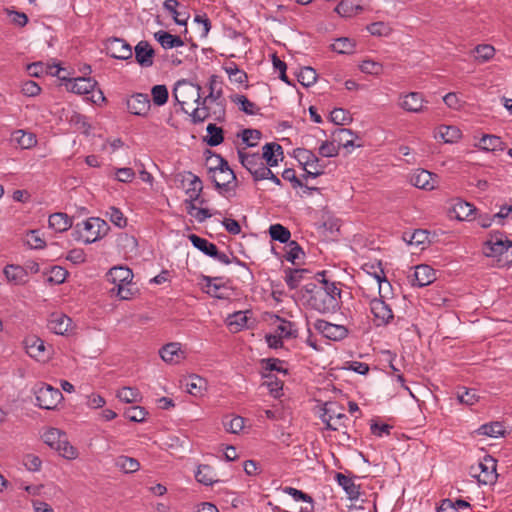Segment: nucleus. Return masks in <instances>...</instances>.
I'll return each instance as SVG.
<instances>
[{
	"instance_id": "f257e3e1",
	"label": "nucleus",
	"mask_w": 512,
	"mask_h": 512,
	"mask_svg": "<svg viewBox=\"0 0 512 512\" xmlns=\"http://www.w3.org/2000/svg\"><path fill=\"white\" fill-rule=\"evenodd\" d=\"M197 107L192 109L189 113L191 122L193 124L203 123L205 120L211 118L216 122L223 123L226 120V104L217 103L208 97H202Z\"/></svg>"
},
{
	"instance_id": "f03ea898",
	"label": "nucleus",
	"mask_w": 512,
	"mask_h": 512,
	"mask_svg": "<svg viewBox=\"0 0 512 512\" xmlns=\"http://www.w3.org/2000/svg\"><path fill=\"white\" fill-rule=\"evenodd\" d=\"M201 90L200 85L182 79L176 82L173 89V97L181 105L182 110L189 114L190 112L185 109V106L199 102L201 100Z\"/></svg>"
},
{
	"instance_id": "7ed1b4c3",
	"label": "nucleus",
	"mask_w": 512,
	"mask_h": 512,
	"mask_svg": "<svg viewBox=\"0 0 512 512\" xmlns=\"http://www.w3.org/2000/svg\"><path fill=\"white\" fill-rule=\"evenodd\" d=\"M80 226L81 224L76 225L75 233L77 236H75V239L84 238L86 244H91L102 238L109 230L108 224L98 217H91L82 223L83 230L86 232L84 236L81 235Z\"/></svg>"
},
{
	"instance_id": "20e7f679",
	"label": "nucleus",
	"mask_w": 512,
	"mask_h": 512,
	"mask_svg": "<svg viewBox=\"0 0 512 512\" xmlns=\"http://www.w3.org/2000/svg\"><path fill=\"white\" fill-rule=\"evenodd\" d=\"M339 297L319 289L315 295L307 298V306L321 314L335 313L340 308Z\"/></svg>"
},
{
	"instance_id": "39448f33",
	"label": "nucleus",
	"mask_w": 512,
	"mask_h": 512,
	"mask_svg": "<svg viewBox=\"0 0 512 512\" xmlns=\"http://www.w3.org/2000/svg\"><path fill=\"white\" fill-rule=\"evenodd\" d=\"M36 405L41 409L53 410L63 399L61 391L49 384L41 383L34 389Z\"/></svg>"
},
{
	"instance_id": "423d86ee",
	"label": "nucleus",
	"mask_w": 512,
	"mask_h": 512,
	"mask_svg": "<svg viewBox=\"0 0 512 512\" xmlns=\"http://www.w3.org/2000/svg\"><path fill=\"white\" fill-rule=\"evenodd\" d=\"M497 461L490 455L484 456L476 467L472 466V475L477 477L478 482L482 484H493L497 479Z\"/></svg>"
},
{
	"instance_id": "0eeeda50",
	"label": "nucleus",
	"mask_w": 512,
	"mask_h": 512,
	"mask_svg": "<svg viewBox=\"0 0 512 512\" xmlns=\"http://www.w3.org/2000/svg\"><path fill=\"white\" fill-rule=\"evenodd\" d=\"M512 248V241L503 239V233L496 232L484 243L483 253L487 257H497Z\"/></svg>"
},
{
	"instance_id": "6e6552de",
	"label": "nucleus",
	"mask_w": 512,
	"mask_h": 512,
	"mask_svg": "<svg viewBox=\"0 0 512 512\" xmlns=\"http://www.w3.org/2000/svg\"><path fill=\"white\" fill-rule=\"evenodd\" d=\"M107 55L114 59L129 60L133 56L132 47L122 38H109L105 43Z\"/></svg>"
},
{
	"instance_id": "1a4fd4ad",
	"label": "nucleus",
	"mask_w": 512,
	"mask_h": 512,
	"mask_svg": "<svg viewBox=\"0 0 512 512\" xmlns=\"http://www.w3.org/2000/svg\"><path fill=\"white\" fill-rule=\"evenodd\" d=\"M314 328L325 338L333 341L343 340L349 332L344 325L333 324L322 319H318L314 323Z\"/></svg>"
},
{
	"instance_id": "9d476101",
	"label": "nucleus",
	"mask_w": 512,
	"mask_h": 512,
	"mask_svg": "<svg viewBox=\"0 0 512 512\" xmlns=\"http://www.w3.org/2000/svg\"><path fill=\"white\" fill-rule=\"evenodd\" d=\"M370 309L376 326L387 325L394 317L391 307L382 299V296L371 300Z\"/></svg>"
},
{
	"instance_id": "9b49d317",
	"label": "nucleus",
	"mask_w": 512,
	"mask_h": 512,
	"mask_svg": "<svg viewBox=\"0 0 512 512\" xmlns=\"http://www.w3.org/2000/svg\"><path fill=\"white\" fill-rule=\"evenodd\" d=\"M293 156L303 169H320L325 170V165L321 163L320 159L316 154L305 148H295L293 150Z\"/></svg>"
},
{
	"instance_id": "f8f14e48",
	"label": "nucleus",
	"mask_w": 512,
	"mask_h": 512,
	"mask_svg": "<svg viewBox=\"0 0 512 512\" xmlns=\"http://www.w3.org/2000/svg\"><path fill=\"white\" fill-rule=\"evenodd\" d=\"M150 107L151 102L148 94L136 93L127 100V109L137 116H146Z\"/></svg>"
},
{
	"instance_id": "ddd939ff",
	"label": "nucleus",
	"mask_w": 512,
	"mask_h": 512,
	"mask_svg": "<svg viewBox=\"0 0 512 512\" xmlns=\"http://www.w3.org/2000/svg\"><path fill=\"white\" fill-rule=\"evenodd\" d=\"M435 280V270L427 264H420L415 267L411 283L413 286L424 287L433 283Z\"/></svg>"
},
{
	"instance_id": "4468645a",
	"label": "nucleus",
	"mask_w": 512,
	"mask_h": 512,
	"mask_svg": "<svg viewBox=\"0 0 512 512\" xmlns=\"http://www.w3.org/2000/svg\"><path fill=\"white\" fill-rule=\"evenodd\" d=\"M72 319L61 312H54L49 316L48 328L58 335H65L72 326Z\"/></svg>"
},
{
	"instance_id": "2eb2a0df",
	"label": "nucleus",
	"mask_w": 512,
	"mask_h": 512,
	"mask_svg": "<svg viewBox=\"0 0 512 512\" xmlns=\"http://www.w3.org/2000/svg\"><path fill=\"white\" fill-rule=\"evenodd\" d=\"M210 179L219 193L229 192L237 186V178L234 172L210 174Z\"/></svg>"
},
{
	"instance_id": "dca6fc26",
	"label": "nucleus",
	"mask_w": 512,
	"mask_h": 512,
	"mask_svg": "<svg viewBox=\"0 0 512 512\" xmlns=\"http://www.w3.org/2000/svg\"><path fill=\"white\" fill-rule=\"evenodd\" d=\"M97 82L91 77H77L69 79L66 87L69 91L79 95H89L96 88Z\"/></svg>"
},
{
	"instance_id": "f3484780",
	"label": "nucleus",
	"mask_w": 512,
	"mask_h": 512,
	"mask_svg": "<svg viewBox=\"0 0 512 512\" xmlns=\"http://www.w3.org/2000/svg\"><path fill=\"white\" fill-rule=\"evenodd\" d=\"M107 279L117 288L118 286L130 285L133 279V272L125 266H115L107 273Z\"/></svg>"
},
{
	"instance_id": "a211bd4d",
	"label": "nucleus",
	"mask_w": 512,
	"mask_h": 512,
	"mask_svg": "<svg viewBox=\"0 0 512 512\" xmlns=\"http://www.w3.org/2000/svg\"><path fill=\"white\" fill-rule=\"evenodd\" d=\"M155 51L147 41H140L135 46V60L141 67H151Z\"/></svg>"
},
{
	"instance_id": "6ab92c4d",
	"label": "nucleus",
	"mask_w": 512,
	"mask_h": 512,
	"mask_svg": "<svg viewBox=\"0 0 512 512\" xmlns=\"http://www.w3.org/2000/svg\"><path fill=\"white\" fill-rule=\"evenodd\" d=\"M423 95L419 92H410L402 97L399 105L407 112L420 113L423 112L424 107Z\"/></svg>"
},
{
	"instance_id": "aec40b11",
	"label": "nucleus",
	"mask_w": 512,
	"mask_h": 512,
	"mask_svg": "<svg viewBox=\"0 0 512 512\" xmlns=\"http://www.w3.org/2000/svg\"><path fill=\"white\" fill-rule=\"evenodd\" d=\"M221 277H210L203 276L202 281L205 283L206 293L217 299H227L228 293H224L223 290H227L226 286L221 282Z\"/></svg>"
},
{
	"instance_id": "412c9836",
	"label": "nucleus",
	"mask_w": 512,
	"mask_h": 512,
	"mask_svg": "<svg viewBox=\"0 0 512 512\" xmlns=\"http://www.w3.org/2000/svg\"><path fill=\"white\" fill-rule=\"evenodd\" d=\"M159 354L163 361L166 363H178L182 358H184V353L181 351L179 343H168L164 345Z\"/></svg>"
},
{
	"instance_id": "4be33fe9",
	"label": "nucleus",
	"mask_w": 512,
	"mask_h": 512,
	"mask_svg": "<svg viewBox=\"0 0 512 512\" xmlns=\"http://www.w3.org/2000/svg\"><path fill=\"white\" fill-rule=\"evenodd\" d=\"M206 154L208 156L206 157L207 164L210 163V161L215 158L216 165H210L208 166V174H218V173H226V172H234L229 164L228 161L223 158L220 154H217L215 152H212L211 150H206Z\"/></svg>"
},
{
	"instance_id": "5701e85b",
	"label": "nucleus",
	"mask_w": 512,
	"mask_h": 512,
	"mask_svg": "<svg viewBox=\"0 0 512 512\" xmlns=\"http://www.w3.org/2000/svg\"><path fill=\"white\" fill-rule=\"evenodd\" d=\"M178 6L179 2L177 0H165L163 3L164 9L172 15L174 22L177 25L186 26L190 15L186 10H177Z\"/></svg>"
},
{
	"instance_id": "b1692460",
	"label": "nucleus",
	"mask_w": 512,
	"mask_h": 512,
	"mask_svg": "<svg viewBox=\"0 0 512 512\" xmlns=\"http://www.w3.org/2000/svg\"><path fill=\"white\" fill-rule=\"evenodd\" d=\"M49 227L56 232H64L72 227L73 221L66 213L57 212L49 216Z\"/></svg>"
},
{
	"instance_id": "393cba45",
	"label": "nucleus",
	"mask_w": 512,
	"mask_h": 512,
	"mask_svg": "<svg viewBox=\"0 0 512 512\" xmlns=\"http://www.w3.org/2000/svg\"><path fill=\"white\" fill-rule=\"evenodd\" d=\"M284 273V279L287 286L289 287V289L293 290L300 285L301 281L305 279L306 274H309L310 271L304 268H286L284 270Z\"/></svg>"
},
{
	"instance_id": "a878e982",
	"label": "nucleus",
	"mask_w": 512,
	"mask_h": 512,
	"mask_svg": "<svg viewBox=\"0 0 512 512\" xmlns=\"http://www.w3.org/2000/svg\"><path fill=\"white\" fill-rule=\"evenodd\" d=\"M187 176L189 180V186L185 191L188 195L187 202L199 200L203 191L202 180L192 172H187Z\"/></svg>"
},
{
	"instance_id": "bb28decb",
	"label": "nucleus",
	"mask_w": 512,
	"mask_h": 512,
	"mask_svg": "<svg viewBox=\"0 0 512 512\" xmlns=\"http://www.w3.org/2000/svg\"><path fill=\"white\" fill-rule=\"evenodd\" d=\"M476 146L487 152L502 151L504 149V142L499 136L484 134Z\"/></svg>"
},
{
	"instance_id": "cd10ccee",
	"label": "nucleus",
	"mask_w": 512,
	"mask_h": 512,
	"mask_svg": "<svg viewBox=\"0 0 512 512\" xmlns=\"http://www.w3.org/2000/svg\"><path fill=\"white\" fill-rule=\"evenodd\" d=\"M332 138L334 142L337 144V146L348 148V147H354V138L355 135L352 130L347 128H336L332 132Z\"/></svg>"
},
{
	"instance_id": "c85d7f7f",
	"label": "nucleus",
	"mask_w": 512,
	"mask_h": 512,
	"mask_svg": "<svg viewBox=\"0 0 512 512\" xmlns=\"http://www.w3.org/2000/svg\"><path fill=\"white\" fill-rule=\"evenodd\" d=\"M154 38L164 49H172L174 47H180L184 45V42L180 36L172 35L164 30H159L154 33Z\"/></svg>"
},
{
	"instance_id": "c756f323",
	"label": "nucleus",
	"mask_w": 512,
	"mask_h": 512,
	"mask_svg": "<svg viewBox=\"0 0 512 512\" xmlns=\"http://www.w3.org/2000/svg\"><path fill=\"white\" fill-rule=\"evenodd\" d=\"M335 479L339 486L344 489L350 500L358 499L360 495L359 486L354 483L352 478L342 473H337Z\"/></svg>"
},
{
	"instance_id": "7c9ffc66",
	"label": "nucleus",
	"mask_w": 512,
	"mask_h": 512,
	"mask_svg": "<svg viewBox=\"0 0 512 512\" xmlns=\"http://www.w3.org/2000/svg\"><path fill=\"white\" fill-rule=\"evenodd\" d=\"M207 135L203 138V141L210 147H216L224 141V130L222 127L217 126L214 123L207 125Z\"/></svg>"
},
{
	"instance_id": "2f4dec72",
	"label": "nucleus",
	"mask_w": 512,
	"mask_h": 512,
	"mask_svg": "<svg viewBox=\"0 0 512 512\" xmlns=\"http://www.w3.org/2000/svg\"><path fill=\"white\" fill-rule=\"evenodd\" d=\"M462 136L461 130L456 126L441 125L438 127L435 137L441 138L445 143L457 142Z\"/></svg>"
},
{
	"instance_id": "473e14b6",
	"label": "nucleus",
	"mask_w": 512,
	"mask_h": 512,
	"mask_svg": "<svg viewBox=\"0 0 512 512\" xmlns=\"http://www.w3.org/2000/svg\"><path fill=\"white\" fill-rule=\"evenodd\" d=\"M432 173L427 170H418L410 178V182L413 186L425 190L434 189V184L431 182Z\"/></svg>"
},
{
	"instance_id": "72a5a7b5",
	"label": "nucleus",
	"mask_w": 512,
	"mask_h": 512,
	"mask_svg": "<svg viewBox=\"0 0 512 512\" xmlns=\"http://www.w3.org/2000/svg\"><path fill=\"white\" fill-rule=\"evenodd\" d=\"M222 84L223 83L219 76L211 75L208 84L209 94L206 97L217 103H225V99L223 98Z\"/></svg>"
},
{
	"instance_id": "f704fd0d",
	"label": "nucleus",
	"mask_w": 512,
	"mask_h": 512,
	"mask_svg": "<svg viewBox=\"0 0 512 512\" xmlns=\"http://www.w3.org/2000/svg\"><path fill=\"white\" fill-rule=\"evenodd\" d=\"M335 11L341 17H351L362 11V7L359 4V0H342L336 6Z\"/></svg>"
},
{
	"instance_id": "c9c22d12",
	"label": "nucleus",
	"mask_w": 512,
	"mask_h": 512,
	"mask_svg": "<svg viewBox=\"0 0 512 512\" xmlns=\"http://www.w3.org/2000/svg\"><path fill=\"white\" fill-rule=\"evenodd\" d=\"M188 239L195 248L200 250L205 255L212 257V255L216 253L217 246L214 243L209 242L207 239L202 238L196 234H190Z\"/></svg>"
},
{
	"instance_id": "e433bc0d",
	"label": "nucleus",
	"mask_w": 512,
	"mask_h": 512,
	"mask_svg": "<svg viewBox=\"0 0 512 512\" xmlns=\"http://www.w3.org/2000/svg\"><path fill=\"white\" fill-rule=\"evenodd\" d=\"M25 348L30 357L39 358L45 351L44 341L36 336L27 337L24 341Z\"/></svg>"
},
{
	"instance_id": "4c0bfd02",
	"label": "nucleus",
	"mask_w": 512,
	"mask_h": 512,
	"mask_svg": "<svg viewBox=\"0 0 512 512\" xmlns=\"http://www.w3.org/2000/svg\"><path fill=\"white\" fill-rule=\"evenodd\" d=\"M232 102L239 105V109L247 115L260 114V108L251 102L245 95L236 94L231 96Z\"/></svg>"
},
{
	"instance_id": "58836bf2",
	"label": "nucleus",
	"mask_w": 512,
	"mask_h": 512,
	"mask_svg": "<svg viewBox=\"0 0 512 512\" xmlns=\"http://www.w3.org/2000/svg\"><path fill=\"white\" fill-rule=\"evenodd\" d=\"M262 377L266 379L263 385L268 388L270 394L274 398H279L282 395L283 381H281L275 375L266 372L262 373Z\"/></svg>"
},
{
	"instance_id": "ea45409f",
	"label": "nucleus",
	"mask_w": 512,
	"mask_h": 512,
	"mask_svg": "<svg viewBox=\"0 0 512 512\" xmlns=\"http://www.w3.org/2000/svg\"><path fill=\"white\" fill-rule=\"evenodd\" d=\"M60 70L61 69L56 65L53 67L45 66L42 62H34L27 66L29 75L33 77H40L44 73L59 76Z\"/></svg>"
},
{
	"instance_id": "a19ab883",
	"label": "nucleus",
	"mask_w": 512,
	"mask_h": 512,
	"mask_svg": "<svg viewBox=\"0 0 512 512\" xmlns=\"http://www.w3.org/2000/svg\"><path fill=\"white\" fill-rule=\"evenodd\" d=\"M4 274L9 281L19 284L26 281L27 270L19 265H7L4 268Z\"/></svg>"
},
{
	"instance_id": "79ce46f5",
	"label": "nucleus",
	"mask_w": 512,
	"mask_h": 512,
	"mask_svg": "<svg viewBox=\"0 0 512 512\" xmlns=\"http://www.w3.org/2000/svg\"><path fill=\"white\" fill-rule=\"evenodd\" d=\"M269 234L272 240L288 245L291 241V232L282 224H273L269 227Z\"/></svg>"
},
{
	"instance_id": "37998d69",
	"label": "nucleus",
	"mask_w": 512,
	"mask_h": 512,
	"mask_svg": "<svg viewBox=\"0 0 512 512\" xmlns=\"http://www.w3.org/2000/svg\"><path fill=\"white\" fill-rule=\"evenodd\" d=\"M276 320L280 321V325L277 326L276 334L281 336V338H296L297 337V329H295V324L291 321L284 320L280 318L278 315H274Z\"/></svg>"
},
{
	"instance_id": "c03bdc74",
	"label": "nucleus",
	"mask_w": 512,
	"mask_h": 512,
	"mask_svg": "<svg viewBox=\"0 0 512 512\" xmlns=\"http://www.w3.org/2000/svg\"><path fill=\"white\" fill-rule=\"evenodd\" d=\"M283 491L286 494L290 495L295 501H303V502L310 504V508L302 507L300 509V512H311L312 511L314 501H313V498L309 494H307L301 490H298L294 487H285L283 489Z\"/></svg>"
},
{
	"instance_id": "a18cd8bd",
	"label": "nucleus",
	"mask_w": 512,
	"mask_h": 512,
	"mask_svg": "<svg viewBox=\"0 0 512 512\" xmlns=\"http://www.w3.org/2000/svg\"><path fill=\"white\" fill-rule=\"evenodd\" d=\"M238 157L242 166L245 167L250 173L254 171L258 164L262 161V158L258 153L251 154L242 150H238Z\"/></svg>"
},
{
	"instance_id": "49530a36",
	"label": "nucleus",
	"mask_w": 512,
	"mask_h": 512,
	"mask_svg": "<svg viewBox=\"0 0 512 512\" xmlns=\"http://www.w3.org/2000/svg\"><path fill=\"white\" fill-rule=\"evenodd\" d=\"M54 450H56L62 457L69 460L75 459L78 456L76 448L69 443L65 433L60 439L59 444L55 446Z\"/></svg>"
},
{
	"instance_id": "de8ad7c7",
	"label": "nucleus",
	"mask_w": 512,
	"mask_h": 512,
	"mask_svg": "<svg viewBox=\"0 0 512 512\" xmlns=\"http://www.w3.org/2000/svg\"><path fill=\"white\" fill-rule=\"evenodd\" d=\"M196 480L204 484L206 486L212 485L214 482H217L215 479V473L213 469L209 465H199L198 470L195 474Z\"/></svg>"
},
{
	"instance_id": "09e8293b",
	"label": "nucleus",
	"mask_w": 512,
	"mask_h": 512,
	"mask_svg": "<svg viewBox=\"0 0 512 512\" xmlns=\"http://www.w3.org/2000/svg\"><path fill=\"white\" fill-rule=\"evenodd\" d=\"M472 53H474L475 60L485 63L494 57L495 49L489 44H479L473 49Z\"/></svg>"
},
{
	"instance_id": "8fccbe9b",
	"label": "nucleus",
	"mask_w": 512,
	"mask_h": 512,
	"mask_svg": "<svg viewBox=\"0 0 512 512\" xmlns=\"http://www.w3.org/2000/svg\"><path fill=\"white\" fill-rule=\"evenodd\" d=\"M117 398L124 403H136L141 401L142 396L135 387H123L118 390Z\"/></svg>"
},
{
	"instance_id": "3c124183",
	"label": "nucleus",
	"mask_w": 512,
	"mask_h": 512,
	"mask_svg": "<svg viewBox=\"0 0 512 512\" xmlns=\"http://www.w3.org/2000/svg\"><path fill=\"white\" fill-rule=\"evenodd\" d=\"M186 387L191 395H201L203 390L206 389V380L198 375H192L186 383Z\"/></svg>"
},
{
	"instance_id": "603ef678",
	"label": "nucleus",
	"mask_w": 512,
	"mask_h": 512,
	"mask_svg": "<svg viewBox=\"0 0 512 512\" xmlns=\"http://www.w3.org/2000/svg\"><path fill=\"white\" fill-rule=\"evenodd\" d=\"M116 466L125 473H134L139 470L140 463L135 458L121 455L116 459Z\"/></svg>"
},
{
	"instance_id": "864d4df0",
	"label": "nucleus",
	"mask_w": 512,
	"mask_h": 512,
	"mask_svg": "<svg viewBox=\"0 0 512 512\" xmlns=\"http://www.w3.org/2000/svg\"><path fill=\"white\" fill-rule=\"evenodd\" d=\"M317 73L312 67L306 66L301 68L297 74L298 82L304 87H310L317 81Z\"/></svg>"
},
{
	"instance_id": "5fc2aeb1",
	"label": "nucleus",
	"mask_w": 512,
	"mask_h": 512,
	"mask_svg": "<svg viewBox=\"0 0 512 512\" xmlns=\"http://www.w3.org/2000/svg\"><path fill=\"white\" fill-rule=\"evenodd\" d=\"M479 435L498 437L504 435L503 425L500 422H491L481 425L477 430Z\"/></svg>"
},
{
	"instance_id": "6e6d98bb",
	"label": "nucleus",
	"mask_w": 512,
	"mask_h": 512,
	"mask_svg": "<svg viewBox=\"0 0 512 512\" xmlns=\"http://www.w3.org/2000/svg\"><path fill=\"white\" fill-rule=\"evenodd\" d=\"M475 210L476 208L472 204L465 201H458L453 206V211L456 215V218L459 220L467 219L474 213Z\"/></svg>"
},
{
	"instance_id": "4d7b16f0",
	"label": "nucleus",
	"mask_w": 512,
	"mask_h": 512,
	"mask_svg": "<svg viewBox=\"0 0 512 512\" xmlns=\"http://www.w3.org/2000/svg\"><path fill=\"white\" fill-rule=\"evenodd\" d=\"M355 48V42L347 37L338 38L334 44H332L333 51L339 54H351Z\"/></svg>"
},
{
	"instance_id": "13d9d810",
	"label": "nucleus",
	"mask_w": 512,
	"mask_h": 512,
	"mask_svg": "<svg viewBox=\"0 0 512 512\" xmlns=\"http://www.w3.org/2000/svg\"><path fill=\"white\" fill-rule=\"evenodd\" d=\"M286 247L288 250L286 251L284 257L287 261L291 262L292 264H296V260L299 259L300 257H304L305 255L302 247L298 244L297 241H290Z\"/></svg>"
},
{
	"instance_id": "bf43d9fd",
	"label": "nucleus",
	"mask_w": 512,
	"mask_h": 512,
	"mask_svg": "<svg viewBox=\"0 0 512 512\" xmlns=\"http://www.w3.org/2000/svg\"><path fill=\"white\" fill-rule=\"evenodd\" d=\"M152 99L155 105L162 106L167 103L169 93L165 85H155L151 90Z\"/></svg>"
},
{
	"instance_id": "052dcab7",
	"label": "nucleus",
	"mask_w": 512,
	"mask_h": 512,
	"mask_svg": "<svg viewBox=\"0 0 512 512\" xmlns=\"http://www.w3.org/2000/svg\"><path fill=\"white\" fill-rule=\"evenodd\" d=\"M229 77L236 83L243 84L248 80L246 72L240 70L236 63L231 62L230 65L224 67Z\"/></svg>"
},
{
	"instance_id": "680f3d73",
	"label": "nucleus",
	"mask_w": 512,
	"mask_h": 512,
	"mask_svg": "<svg viewBox=\"0 0 512 512\" xmlns=\"http://www.w3.org/2000/svg\"><path fill=\"white\" fill-rule=\"evenodd\" d=\"M148 412L144 407L132 406L125 410L124 416L132 422H143L146 419Z\"/></svg>"
},
{
	"instance_id": "e2e57ef3",
	"label": "nucleus",
	"mask_w": 512,
	"mask_h": 512,
	"mask_svg": "<svg viewBox=\"0 0 512 512\" xmlns=\"http://www.w3.org/2000/svg\"><path fill=\"white\" fill-rule=\"evenodd\" d=\"M247 320L245 312L238 311L228 317V326L231 330L239 331L246 326Z\"/></svg>"
},
{
	"instance_id": "0e129e2a",
	"label": "nucleus",
	"mask_w": 512,
	"mask_h": 512,
	"mask_svg": "<svg viewBox=\"0 0 512 512\" xmlns=\"http://www.w3.org/2000/svg\"><path fill=\"white\" fill-rule=\"evenodd\" d=\"M14 139L24 149L31 148L37 142L36 137H35L34 134L24 132L23 130L16 131L14 133Z\"/></svg>"
},
{
	"instance_id": "69168bd1",
	"label": "nucleus",
	"mask_w": 512,
	"mask_h": 512,
	"mask_svg": "<svg viewBox=\"0 0 512 512\" xmlns=\"http://www.w3.org/2000/svg\"><path fill=\"white\" fill-rule=\"evenodd\" d=\"M67 275L68 272L64 268L60 266H53L46 281L53 285H59L66 280Z\"/></svg>"
},
{
	"instance_id": "338daca9",
	"label": "nucleus",
	"mask_w": 512,
	"mask_h": 512,
	"mask_svg": "<svg viewBox=\"0 0 512 512\" xmlns=\"http://www.w3.org/2000/svg\"><path fill=\"white\" fill-rule=\"evenodd\" d=\"M62 436H64V432L57 428H50L43 434L42 438L49 447L55 449V446L59 444Z\"/></svg>"
},
{
	"instance_id": "774afa93",
	"label": "nucleus",
	"mask_w": 512,
	"mask_h": 512,
	"mask_svg": "<svg viewBox=\"0 0 512 512\" xmlns=\"http://www.w3.org/2000/svg\"><path fill=\"white\" fill-rule=\"evenodd\" d=\"M339 150V146L332 139V141H323L318 149V153L322 157L331 158L338 156Z\"/></svg>"
}]
</instances>
